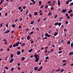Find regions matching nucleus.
<instances>
[{
	"label": "nucleus",
	"mask_w": 73,
	"mask_h": 73,
	"mask_svg": "<svg viewBox=\"0 0 73 73\" xmlns=\"http://www.w3.org/2000/svg\"><path fill=\"white\" fill-rule=\"evenodd\" d=\"M29 16H30V17H31V18H32V15H31V14H30L29 15Z\"/></svg>",
	"instance_id": "3c124183"
},
{
	"label": "nucleus",
	"mask_w": 73,
	"mask_h": 73,
	"mask_svg": "<svg viewBox=\"0 0 73 73\" xmlns=\"http://www.w3.org/2000/svg\"><path fill=\"white\" fill-rule=\"evenodd\" d=\"M4 68L5 69H7V70H8V68L7 67V66H5L4 67Z\"/></svg>",
	"instance_id": "bb28decb"
},
{
	"label": "nucleus",
	"mask_w": 73,
	"mask_h": 73,
	"mask_svg": "<svg viewBox=\"0 0 73 73\" xmlns=\"http://www.w3.org/2000/svg\"><path fill=\"white\" fill-rule=\"evenodd\" d=\"M48 58H49V57L48 56H47L45 57V59L47 60H48Z\"/></svg>",
	"instance_id": "ea45409f"
},
{
	"label": "nucleus",
	"mask_w": 73,
	"mask_h": 73,
	"mask_svg": "<svg viewBox=\"0 0 73 73\" xmlns=\"http://www.w3.org/2000/svg\"><path fill=\"white\" fill-rule=\"evenodd\" d=\"M0 26H1V27H3V23H1V25H0Z\"/></svg>",
	"instance_id": "052dcab7"
},
{
	"label": "nucleus",
	"mask_w": 73,
	"mask_h": 73,
	"mask_svg": "<svg viewBox=\"0 0 73 73\" xmlns=\"http://www.w3.org/2000/svg\"><path fill=\"white\" fill-rule=\"evenodd\" d=\"M70 17L68 16V17H67L66 18V19H70Z\"/></svg>",
	"instance_id": "4c0bfd02"
},
{
	"label": "nucleus",
	"mask_w": 73,
	"mask_h": 73,
	"mask_svg": "<svg viewBox=\"0 0 73 73\" xmlns=\"http://www.w3.org/2000/svg\"><path fill=\"white\" fill-rule=\"evenodd\" d=\"M46 20V18H44V19H43V20H44V21H45V20Z\"/></svg>",
	"instance_id": "69168bd1"
},
{
	"label": "nucleus",
	"mask_w": 73,
	"mask_h": 73,
	"mask_svg": "<svg viewBox=\"0 0 73 73\" xmlns=\"http://www.w3.org/2000/svg\"><path fill=\"white\" fill-rule=\"evenodd\" d=\"M66 17H68V16H69V15H68V14L66 13Z\"/></svg>",
	"instance_id": "e433bc0d"
},
{
	"label": "nucleus",
	"mask_w": 73,
	"mask_h": 73,
	"mask_svg": "<svg viewBox=\"0 0 73 73\" xmlns=\"http://www.w3.org/2000/svg\"><path fill=\"white\" fill-rule=\"evenodd\" d=\"M54 51V49H52L51 50V51H50V52H53Z\"/></svg>",
	"instance_id": "c03bdc74"
},
{
	"label": "nucleus",
	"mask_w": 73,
	"mask_h": 73,
	"mask_svg": "<svg viewBox=\"0 0 73 73\" xmlns=\"http://www.w3.org/2000/svg\"><path fill=\"white\" fill-rule=\"evenodd\" d=\"M7 5V4H5L4 5V7H6Z\"/></svg>",
	"instance_id": "13d9d810"
},
{
	"label": "nucleus",
	"mask_w": 73,
	"mask_h": 73,
	"mask_svg": "<svg viewBox=\"0 0 73 73\" xmlns=\"http://www.w3.org/2000/svg\"><path fill=\"white\" fill-rule=\"evenodd\" d=\"M48 38V37H44L42 38V40H45V39H47Z\"/></svg>",
	"instance_id": "5701e85b"
},
{
	"label": "nucleus",
	"mask_w": 73,
	"mask_h": 73,
	"mask_svg": "<svg viewBox=\"0 0 73 73\" xmlns=\"http://www.w3.org/2000/svg\"><path fill=\"white\" fill-rule=\"evenodd\" d=\"M64 71L65 70L64 69H62L61 70V72H64Z\"/></svg>",
	"instance_id": "c85d7f7f"
},
{
	"label": "nucleus",
	"mask_w": 73,
	"mask_h": 73,
	"mask_svg": "<svg viewBox=\"0 0 73 73\" xmlns=\"http://www.w3.org/2000/svg\"><path fill=\"white\" fill-rule=\"evenodd\" d=\"M34 56L35 58H37V54H35Z\"/></svg>",
	"instance_id": "6ab92c4d"
},
{
	"label": "nucleus",
	"mask_w": 73,
	"mask_h": 73,
	"mask_svg": "<svg viewBox=\"0 0 73 73\" xmlns=\"http://www.w3.org/2000/svg\"><path fill=\"white\" fill-rule=\"evenodd\" d=\"M34 23H35V22H34V21H32L31 23V24H34Z\"/></svg>",
	"instance_id": "aec40b11"
},
{
	"label": "nucleus",
	"mask_w": 73,
	"mask_h": 73,
	"mask_svg": "<svg viewBox=\"0 0 73 73\" xmlns=\"http://www.w3.org/2000/svg\"><path fill=\"white\" fill-rule=\"evenodd\" d=\"M15 26L16 25L15 24H13L12 25V27H13V28H15Z\"/></svg>",
	"instance_id": "4be33fe9"
},
{
	"label": "nucleus",
	"mask_w": 73,
	"mask_h": 73,
	"mask_svg": "<svg viewBox=\"0 0 73 73\" xmlns=\"http://www.w3.org/2000/svg\"><path fill=\"white\" fill-rule=\"evenodd\" d=\"M30 38H31V37L29 36H28L27 37V39L28 40H30Z\"/></svg>",
	"instance_id": "f8f14e48"
},
{
	"label": "nucleus",
	"mask_w": 73,
	"mask_h": 73,
	"mask_svg": "<svg viewBox=\"0 0 73 73\" xmlns=\"http://www.w3.org/2000/svg\"><path fill=\"white\" fill-rule=\"evenodd\" d=\"M42 69V66H40V70H41Z\"/></svg>",
	"instance_id": "a19ab883"
},
{
	"label": "nucleus",
	"mask_w": 73,
	"mask_h": 73,
	"mask_svg": "<svg viewBox=\"0 0 73 73\" xmlns=\"http://www.w3.org/2000/svg\"><path fill=\"white\" fill-rule=\"evenodd\" d=\"M26 8V7L25 6H23V9H25V8Z\"/></svg>",
	"instance_id": "79ce46f5"
},
{
	"label": "nucleus",
	"mask_w": 73,
	"mask_h": 73,
	"mask_svg": "<svg viewBox=\"0 0 73 73\" xmlns=\"http://www.w3.org/2000/svg\"><path fill=\"white\" fill-rule=\"evenodd\" d=\"M33 50V49L32 48H31V49H30L29 51V52L30 53H31V52H32V51Z\"/></svg>",
	"instance_id": "4468645a"
},
{
	"label": "nucleus",
	"mask_w": 73,
	"mask_h": 73,
	"mask_svg": "<svg viewBox=\"0 0 73 73\" xmlns=\"http://www.w3.org/2000/svg\"><path fill=\"white\" fill-rule=\"evenodd\" d=\"M64 32H66V29L65 28L64 29Z\"/></svg>",
	"instance_id": "49530a36"
},
{
	"label": "nucleus",
	"mask_w": 73,
	"mask_h": 73,
	"mask_svg": "<svg viewBox=\"0 0 73 73\" xmlns=\"http://www.w3.org/2000/svg\"><path fill=\"white\" fill-rule=\"evenodd\" d=\"M70 46H73V43H71Z\"/></svg>",
	"instance_id": "774afa93"
},
{
	"label": "nucleus",
	"mask_w": 73,
	"mask_h": 73,
	"mask_svg": "<svg viewBox=\"0 0 73 73\" xmlns=\"http://www.w3.org/2000/svg\"><path fill=\"white\" fill-rule=\"evenodd\" d=\"M37 69H38V67L36 66L35 67L34 69L35 70H37Z\"/></svg>",
	"instance_id": "0eeeda50"
},
{
	"label": "nucleus",
	"mask_w": 73,
	"mask_h": 73,
	"mask_svg": "<svg viewBox=\"0 0 73 73\" xmlns=\"http://www.w3.org/2000/svg\"><path fill=\"white\" fill-rule=\"evenodd\" d=\"M10 32V31L9 30H8L6 31V32H4L5 34H7V33H8Z\"/></svg>",
	"instance_id": "7ed1b4c3"
},
{
	"label": "nucleus",
	"mask_w": 73,
	"mask_h": 73,
	"mask_svg": "<svg viewBox=\"0 0 73 73\" xmlns=\"http://www.w3.org/2000/svg\"><path fill=\"white\" fill-rule=\"evenodd\" d=\"M38 3L39 4H41V1H40L38 2Z\"/></svg>",
	"instance_id": "0e129e2a"
},
{
	"label": "nucleus",
	"mask_w": 73,
	"mask_h": 73,
	"mask_svg": "<svg viewBox=\"0 0 73 73\" xmlns=\"http://www.w3.org/2000/svg\"><path fill=\"white\" fill-rule=\"evenodd\" d=\"M11 58H13V54H11Z\"/></svg>",
	"instance_id": "2eb2a0df"
},
{
	"label": "nucleus",
	"mask_w": 73,
	"mask_h": 73,
	"mask_svg": "<svg viewBox=\"0 0 73 73\" xmlns=\"http://www.w3.org/2000/svg\"><path fill=\"white\" fill-rule=\"evenodd\" d=\"M21 53V51H19L17 52V55H20V54Z\"/></svg>",
	"instance_id": "f03ea898"
},
{
	"label": "nucleus",
	"mask_w": 73,
	"mask_h": 73,
	"mask_svg": "<svg viewBox=\"0 0 73 73\" xmlns=\"http://www.w3.org/2000/svg\"><path fill=\"white\" fill-rule=\"evenodd\" d=\"M57 17V15H55V16L54 17V18H56V17Z\"/></svg>",
	"instance_id": "680f3d73"
},
{
	"label": "nucleus",
	"mask_w": 73,
	"mask_h": 73,
	"mask_svg": "<svg viewBox=\"0 0 73 73\" xmlns=\"http://www.w3.org/2000/svg\"><path fill=\"white\" fill-rule=\"evenodd\" d=\"M33 2V4H35V3H36V1H33V2Z\"/></svg>",
	"instance_id": "5fc2aeb1"
},
{
	"label": "nucleus",
	"mask_w": 73,
	"mask_h": 73,
	"mask_svg": "<svg viewBox=\"0 0 73 73\" xmlns=\"http://www.w3.org/2000/svg\"><path fill=\"white\" fill-rule=\"evenodd\" d=\"M48 7V5H46V6L45 7V9H46Z\"/></svg>",
	"instance_id": "c9c22d12"
},
{
	"label": "nucleus",
	"mask_w": 73,
	"mask_h": 73,
	"mask_svg": "<svg viewBox=\"0 0 73 73\" xmlns=\"http://www.w3.org/2000/svg\"><path fill=\"white\" fill-rule=\"evenodd\" d=\"M13 69H14V68H12L11 69V72H12L13 70Z\"/></svg>",
	"instance_id": "a18cd8bd"
},
{
	"label": "nucleus",
	"mask_w": 73,
	"mask_h": 73,
	"mask_svg": "<svg viewBox=\"0 0 73 73\" xmlns=\"http://www.w3.org/2000/svg\"><path fill=\"white\" fill-rule=\"evenodd\" d=\"M72 5H73V2L71 3L70 4V6H71Z\"/></svg>",
	"instance_id": "a211bd4d"
},
{
	"label": "nucleus",
	"mask_w": 73,
	"mask_h": 73,
	"mask_svg": "<svg viewBox=\"0 0 73 73\" xmlns=\"http://www.w3.org/2000/svg\"><path fill=\"white\" fill-rule=\"evenodd\" d=\"M21 28V26H20L18 27V28H19V29H20Z\"/></svg>",
	"instance_id": "6e6d98bb"
},
{
	"label": "nucleus",
	"mask_w": 73,
	"mask_h": 73,
	"mask_svg": "<svg viewBox=\"0 0 73 73\" xmlns=\"http://www.w3.org/2000/svg\"><path fill=\"white\" fill-rule=\"evenodd\" d=\"M66 11V9H63L62 11V12H65Z\"/></svg>",
	"instance_id": "9b49d317"
},
{
	"label": "nucleus",
	"mask_w": 73,
	"mask_h": 73,
	"mask_svg": "<svg viewBox=\"0 0 73 73\" xmlns=\"http://www.w3.org/2000/svg\"><path fill=\"white\" fill-rule=\"evenodd\" d=\"M52 3V1H48V4H50V3Z\"/></svg>",
	"instance_id": "c756f323"
},
{
	"label": "nucleus",
	"mask_w": 73,
	"mask_h": 73,
	"mask_svg": "<svg viewBox=\"0 0 73 73\" xmlns=\"http://www.w3.org/2000/svg\"><path fill=\"white\" fill-rule=\"evenodd\" d=\"M61 53H62V51H60L58 52V53H59V54Z\"/></svg>",
	"instance_id": "cd10ccee"
},
{
	"label": "nucleus",
	"mask_w": 73,
	"mask_h": 73,
	"mask_svg": "<svg viewBox=\"0 0 73 73\" xmlns=\"http://www.w3.org/2000/svg\"><path fill=\"white\" fill-rule=\"evenodd\" d=\"M61 50V47H60L59 48V50L60 51Z\"/></svg>",
	"instance_id": "864d4df0"
},
{
	"label": "nucleus",
	"mask_w": 73,
	"mask_h": 73,
	"mask_svg": "<svg viewBox=\"0 0 73 73\" xmlns=\"http://www.w3.org/2000/svg\"><path fill=\"white\" fill-rule=\"evenodd\" d=\"M67 44H70V40H69L67 42Z\"/></svg>",
	"instance_id": "393cba45"
},
{
	"label": "nucleus",
	"mask_w": 73,
	"mask_h": 73,
	"mask_svg": "<svg viewBox=\"0 0 73 73\" xmlns=\"http://www.w3.org/2000/svg\"><path fill=\"white\" fill-rule=\"evenodd\" d=\"M72 12V10L70 9V10L69 11H68V13L69 14L71 13Z\"/></svg>",
	"instance_id": "39448f33"
},
{
	"label": "nucleus",
	"mask_w": 73,
	"mask_h": 73,
	"mask_svg": "<svg viewBox=\"0 0 73 73\" xmlns=\"http://www.w3.org/2000/svg\"><path fill=\"white\" fill-rule=\"evenodd\" d=\"M34 14L35 16H37V15H38V12H35Z\"/></svg>",
	"instance_id": "20e7f679"
},
{
	"label": "nucleus",
	"mask_w": 73,
	"mask_h": 73,
	"mask_svg": "<svg viewBox=\"0 0 73 73\" xmlns=\"http://www.w3.org/2000/svg\"><path fill=\"white\" fill-rule=\"evenodd\" d=\"M58 5H60V0H58Z\"/></svg>",
	"instance_id": "6e6552de"
},
{
	"label": "nucleus",
	"mask_w": 73,
	"mask_h": 73,
	"mask_svg": "<svg viewBox=\"0 0 73 73\" xmlns=\"http://www.w3.org/2000/svg\"><path fill=\"white\" fill-rule=\"evenodd\" d=\"M65 23H66V24H68L69 23V22L68 21H66L65 22Z\"/></svg>",
	"instance_id": "37998d69"
},
{
	"label": "nucleus",
	"mask_w": 73,
	"mask_h": 73,
	"mask_svg": "<svg viewBox=\"0 0 73 73\" xmlns=\"http://www.w3.org/2000/svg\"><path fill=\"white\" fill-rule=\"evenodd\" d=\"M48 33H46L45 35V36H48Z\"/></svg>",
	"instance_id": "f704fd0d"
},
{
	"label": "nucleus",
	"mask_w": 73,
	"mask_h": 73,
	"mask_svg": "<svg viewBox=\"0 0 73 73\" xmlns=\"http://www.w3.org/2000/svg\"><path fill=\"white\" fill-rule=\"evenodd\" d=\"M33 43H34V41H32L31 42V44H33Z\"/></svg>",
	"instance_id": "bf43d9fd"
},
{
	"label": "nucleus",
	"mask_w": 73,
	"mask_h": 73,
	"mask_svg": "<svg viewBox=\"0 0 73 73\" xmlns=\"http://www.w3.org/2000/svg\"><path fill=\"white\" fill-rule=\"evenodd\" d=\"M69 1L68 0L66 2V4H69Z\"/></svg>",
	"instance_id": "f3484780"
},
{
	"label": "nucleus",
	"mask_w": 73,
	"mask_h": 73,
	"mask_svg": "<svg viewBox=\"0 0 73 73\" xmlns=\"http://www.w3.org/2000/svg\"><path fill=\"white\" fill-rule=\"evenodd\" d=\"M19 44H20V42H17V43L15 44L16 45V46H18L19 45Z\"/></svg>",
	"instance_id": "ddd939ff"
},
{
	"label": "nucleus",
	"mask_w": 73,
	"mask_h": 73,
	"mask_svg": "<svg viewBox=\"0 0 73 73\" xmlns=\"http://www.w3.org/2000/svg\"><path fill=\"white\" fill-rule=\"evenodd\" d=\"M22 58L21 60L23 61V60H25V57H23L22 58Z\"/></svg>",
	"instance_id": "dca6fc26"
},
{
	"label": "nucleus",
	"mask_w": 73,
	"mask_h": 73,
	"mask_svg": "<svg viewBox=\"0 0 73 73\" xmlns=\"http://www.w3.org/2000/svg\"><path fill=\"white\" fill-rule=\"evenodd\" d=\"M38 71H41V70L40 69H38L37 70Z\"/></svg>",
	"instance_id": "338daca9"
},
{
	"label": "nucleus",
	"mask_w": 73,
	"mask_h": 73,
	"mask_svg": "<svg viewBox=\"0 0 73 73\" xmlns=\"http://www.w3.org/2000/svg\"><path fill=\"white\" fill-rule=\"evenodd\" d=\"M50 36V35H48H48H47V37H49Z\"/></svg>",
	"instance_id": "603ef678"
},
{
	"label": "nucleus",
	"mask_w": 73,
	"mask_h": 73,
	"mask_svg": "<svg viewBox=\"0 0 73 73\" xmlns=\"http://www.w3.org/2000/svg\"><path fill=\"white\" fill-rule=\"evenodd\" d=\"M25 45V43H23V44L21 45V46H24V45Z\"/></svg>",
	"instance_id": "de8ad7c7"
},
{
	"label": "nucleus",
	"mask_w": 73,
	"mask_h": 73,
	"mask_svg": "<svg viewBox=\"0 0 73 73\" xmlns=\"http://www.w3.org/2000/svg\"><path fill=\"white\" fill-rule=\"evenodd\" d=\"M39 60V58H38V57H37L36 58H35V61L36 62H38V61Z\"/></svg>",
	"instance_id": "f257e3e1"
},
{
	"label": "nucleus",
	"mask_w": 73,
	"mask_h": 73,
	"mask_svg": "<svg viewBox=\"0 0 73 73\" xmlns=\"http://www.w3.org/2000/svg\"><path fill=\"white\" fill-rule=\"evenodd\" d=\"M52 15V13H49L48 14V16H50V15Z\"/></svg>",
	"instance_id": "72a5a7b5"
},
{
	"label": "nucleus",
	"mask_w": 73,
	"mask_h": 73,
	"mask_svg": "<svg viewBox=\"0 0 73 73\" xmlns=\"http://www.w3.org/2000/svg\"><path fill=\"white\" fill-rule=\"evenodd\" d=\"M20 67H18V68H17V69H18V70H20Z\"/></svg>",
	"instance_id": "4d7b16f0"
},
{
	"label": "nucleus",
	"mask_w": 73,
	"mask_h": 73,
	"mask_svg": "<svg viewBox=\"0 0 73 73\" xmlns=\"http://www.w3.org/2000/svg\"><path fill=\"white\" fill-rule=\"evenodd\" d=\"M62 62H66V60H63L62 61Z\"/></svg>",
	"instance_id": "a878e982"
},
{
	"label": "nucleus",
	"mask_w": 73,
	"mask_h": 73,
	"mask_svg": "<svg viewBox=\"0 0 73 73\" xmlns=\"http://www.w3.org/2000/svg\"><path fill=\"white\" fill-rule=\"evenodd\" d=\"M58 24V22H57L54 24L55 25H57Z\"/></svg>",
	"instance_id": "b1692460"
},
{
	"label": "nucleus",
	"mask_w": 73,
	"mask_h": 73,
	"mask_svg": "<svg viewBox=\"0 0 73 73\" xmlns=\"http://www.w3.org/2000/svg\"><path fill=\"white\" fill-rule=\"evenodd\" d=\"M11 60L12 61H13L14 60V59H13V58H12L11 59Z\"/></svg>",
	"instance_id": "8fccbe9b"
},
{
	"label": "nucleus",
	"mask_w": 73,
	"mask_h": 73,
	"mask_svg": "<svg viewBox=\"0 0 73 73\" xmlns=\"http://www.w3.org/2000/svg\"><path fill=\"white\" fill-rule=\"evenodd\" d=\"M69 55H73V52L72 51L71 52H70L69 54Z\"/></svg>",
	"instance_id": "9d476101"
},
{
	"label": "nucleus",
	"mask_w": 73,
	"mask_h": 73,
	"mask_svg": "<svg viewBox=\"0 0 73 73\" xmlns=\"http://www.w3.org/2000/svg\"><path fill=\"white\" fill-rule=\"evenodd\" d=\"M66 65V63H65L63 64L62 66H65V65Z\"/></svg>",
	"instance_id": "58836bf2"
},
{
	"label": "nucleus",
	"mask_w": 73,
	"mask_h": 73,
	"mask_svg": "<svg viewBox=\"0 0 73 73\" xmlns=\"http://www.w3.org/2000/svg\"><path fill=\"white\" fill-rule=\"evenodd\" d=\"M61 25V22L59 23L58 24L59 27H60V25Z\"/></svg>",
	"instance_id": "473e14b6"
},
{
	"label": "nucleus",
	"mask_w": 73,
	"mask_h": 73,
	"mask_svg": "<svg viewBox=\"0 0 73 73\" xmlns=\"http://www.w3.org/2000/svg\"><path fill=\"white\" fill-rule=\"evenodd\" d=\"M53 9H54L53 7H52L51 8V10H53Z\"/></svg>",
	"instance_id": "e2e57ef3"
},
{
	"label": "nucleus",
	"mask_w": 73,
	"mask_h": 73,
	"mask_svg": "<svg viewBox=\"0 0 73 73\" xmlns=\"http://www.w3.org/2000/svg\"><path fill=\"white\" fill-rule=\"evenodd\" d=\"M7 13H5V17H6V16H7Z\"/></svg>",
	"instance_id": "09e8293b"
},
{
	"label": "nucleus",
	"mask_w": 73,
	"mask_h": 73,
	"mask_svg": "<svg viewBox=\"0 0 73 73\" xmlns=\"http://www.w3.org/2000/svg\"><path fill=\"white\" fill-rule=\"evenodd\" d=\"M4 0H1V2H0V5H1V4L4 2Z\"/></svg>",
	"instance_id": "1a4fd4ad"
},
{
	"label": "nucleus",
	"mask_w": 73,
	"mask_h": 73,
	"mask_svg": "<svg viewBox=\"0 0 73 73\" xmlns=\"http://www.w3.org/2000/svg\"><path fill=\"white\" fill-rule=\"evenodd\" d=\"M21 6H20L19 8H18V9H19V10H20V9H21Z\"/></svg>",
	"instance_id": "2f4dec72"
},
{
	"label": "nucleus",
	"mask_w": 73,
	"mask_h": 73,
	"mask_svg": "<svg viewBox=\"0 0 73 73\" xmlns=\"http://www.w3.org/2000/svg\"><path fill=\"white\" fill-rule=\"evenodd\" d=\"M33 31H31L30 33H29V35H31V34H33Z\"/></svg>",
	"instance_id": "412c9836"
},
{
	"label": "nucleus",
	"mask_w": 73,
	"mask_h": 73,
	"mask_svg": "<svg viewBox=\"0 0 73 73\" xmlns=\"http://www.w3.org/2000/svg\"><path fill=\"white\" fill-rule=\"evenodd\" d=\"M26 31H27H27H29V28H27L26 29Z\"/></svg>",
	"instance_id": "7c9ffc66"
},
{
	"label": "nucleus",
	"mask_w": 73,
	"mask_h": 73,
	"mask_svg": "<svg viewBox=\"0 0 73 73\" xmlns=\"http://www.w3.org/2000/svg\"><path fill=\"white\" fill-rule=\"evenodd\" d=\"M58 32H56L54 33V36H57V35H58Z\"/></svg>",
	"instance_id": "423d86ee"
}]
</instances>
